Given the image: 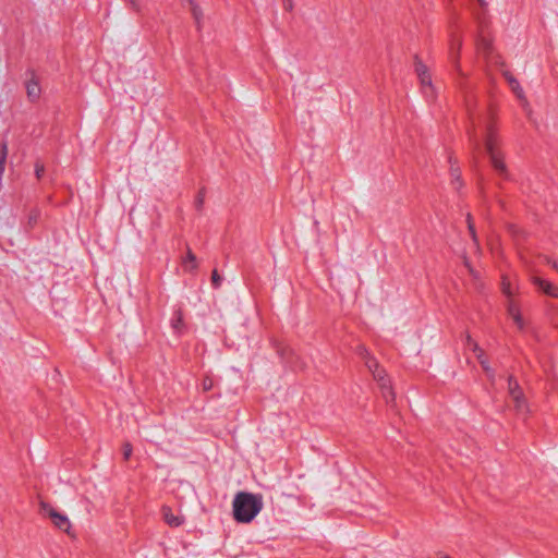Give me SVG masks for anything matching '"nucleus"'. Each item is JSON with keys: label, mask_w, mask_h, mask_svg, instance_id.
Instances as JSON below:
<instances>
[{"label": "nucleus", "mask_w": 558, "mask_h": 558, "mask_svg": "<svg viewBox=\"0 0 558 558\" xmlns=\"http://www.w3.org/2000/svg\"><path fill=\"white\" fill-rule=\"evenodd\" d=\"M263 508V498L247 492L235 494L232 501V515L239 523L252 522Z\"/></svg>", "instance_id": "obj_1"}, {"label": "nucleus", "mask_w": 558, "mask_h": 558, "mask_svg": "<svg viewBox=\"0 0 558 558\" xmlns=\"http://www.w3.org/2000/svg\"><path fill=\"white\" fill-rule=\"evenodd\" d=\"M361 356L364 365L371 373L373 379L379 385L381 389H391L390 378L386 369L377 362V360L369 354L366 349L361 350Z\"/></svg>", "instance_id": "obj_2"}, {"label": "nucleus", "mask_w": 558, "mask_h": 558, "mask_svg": "<svg viewBox=\"0 0 558 558\" xmlns=\"http://www.w3.org/2000/svg\"><path fill=\"white\" fill-rule=\"evenodd\" d=\"M508 391L510 396V400L513 403L514 410L520 415H527L530 413V405L525 398V395L520 387L519 383L513 379L509 378L508 380Z\"/></svg>", "instance_id": "obj_3"}, {"label": "nucleus", "mask_w": 558, "mask_h": 558, "mask_svg": "<svg viewBox=\"0 0 558 558\" xmlns=\"http://www.w3.org/2000/svg\"><path fill=\"white\" fill-rule=\"evenodd\" d=\"M25 92L29 101L36 102L41 96L40 80L35 74H31L25 81Z\"/></svg>", "instance_id": "obj_4"}, {"label": "nucleus", "mask_w": 558, "mask_h": 558, "mask_svg": "<svg viewBox=\"0 0 558 558\" xmlns=\"http://www.w3.org/2000/svg\"><path fill=\"white\" fill-rule=\"evenodd\" d=\"M161 515L165 523L170 527H179L184 523V515L170 507H162Z\"/></svg>", "instance_id": "obj_5"}, {"label": "nucleus", "mask_w": 558, "mask_h": 558, "mask_svg": "<svg viewBox=\"0 0 558 558\" xmlns=\"http://www.w3.org/2000/svg\"><path fill=\"white\" fill-rule=\"evenodd\" d=\"M464 342H465V347L476 355V357H477L478 362L481 363V365L483 366V368L485 371H488L489 369L488 360H487L484 351L480 348L477 341L475 339H473L470 335H465Z\"/></svg>", "instance_id": "obj_6"}, {"label": "nucleus", "mask_w": 558, "mask_h": 558, "mask_svg": "<svg viewBox=\"0 0 558 558\" xmlns=\"http://www.w3.org/2000/svg\"><path fill=\"white\" fill-rule=\"evenodd\" d=\"M49 520L54 527L64 533H70L72 523L65 513L57 510Z\"/></svg>", "instance_id": "obj_7"}, {"label": "nucleus", "mask_w": 558, "mask_h": 558, "mask_svg": "<svg viewBox=\"0 0 558 558\" xmlns=\"http://www.w3.org/2000/svg\"><path fill=\"white\" fill-rule=\"evenodd\" d=\"M508 315L517 328L522 329L524 327L525 320L523 314L520 307L513 301H510L508 304Z\"/></svg>", "instance_id": "obj_8"}, {"label": "nucleus", "mask_w": 558, "mask_h": 558, "mask_svg": "<svg viewBox=\"0 0 558 558\" xmlns=\"http://www.w3.org/2000/svg\"><path fill=\"white\" fill-rule=\"evenodd\" d=\"M534 283L547 295L558 299V286L550 283L542 278H534Z\"/></svg>", "instance_id": "obj_9"}, {"label": "nucleus", "mask_w": 558, "mask_h": 558, "mask_svg": "<svg viewBox=\"0 0 558 558\" xmlns=\"http://www.w3.org/2000/svg\"><path fill=\"white\" fill-rule=\"evenodd\" d=\"M181 264L185 271H194L197 268V258L190 248L182 256Z\"/></svg>", "instance_id": "obj_10"}, {"label": "nucleus", "mask_w": 558, "mask_h": 558, "mask_svg": "<svg viewBox=\"0 0 558 558\" xmlns=\"http://www.w3.org/2000/svg\"><path fill=\"white\" fill-rule=\"evenodd\" d=\"M415 71L423 84L429 85L432 83V76L429 74L427 66L424 63L417 61L415 63Z\"/></svg>", "instance_id": "obj_11"}, {"label": "nucleus", "mask_w": 558, "mask_h": 558, "mask_svg": "<svg viewBox=\"0 0 558 558\" xmlns=\"http://www.w3.org/2000/svg\"><path fill=\"white\" fill-rule=\"evenodd\" d=\"M38 507H39V513L47 519H50L52 517V514L58 510L50 504L43 501V500L39 501Z\"/></svg>", "instance_id": "obj_12"}, {"label": "nucleus", "mask_w": 558, "mask_h": 558, "mask_svg": "<svg viewBox=\"0 0 558 558\" xmlns=\"http://www.w3.org/2000/svg\"><path fill=\"white\" fill-rule=\"evenodd\" d=\"M505 76L511 87V89L513 90V93L519 97V98H523V89L522 87L520 86L519 82L510 74L508 73H505Z\"/></svg>", "instance_id": "obj_13"}, {"label": "nucleus", "mask_w": 558, "mask_h": 558, "mask_svg": "<svg viewBox=\"0 0 558 558\" xmlns=\"http://www.w3.org/2000/svg\"><path fill=\"white\" fill-rule=\"evenodd\" d=\"M495 145H496V141H495L493 137H490V136H489V137L486 140V144H485V146H486V150L488 151V154H489L490 156H493V155H497V153L495 151Z\"/></svg>", "instance_id": "obj_14"}, {"label": "nucleus", "mask_w": 558, "mask_h": 558, "mask_svg": "<svg viewBox=\"0 0 558 558\" xmlns=\"http://www.w3.org/2000/svg\"><path fill=\"white\" fill-rule=\"evenodd\" d=\"M490 158H492V162L496 169H498V170L505 169L504 161L501 160V158H499L498 154L490 156Z\"/></svg>", "instance_id": "obj_15"}, {"label": "nucleus", "mask_w": 558, "mask_h": 558, "mask_svg": "<svg viewBox=\"0 0 558 558\" xmlns=\"http://www.w3.org/2000/svg\"><path fill=\"white\" fill-rule=\"evenodd\" d=\"M5 156H7V148L3 147L2 148V156H1V159H0V169L3 168L4 161H5Z\"/></svg>", "instance_id": "obj_16"}, {"label": "nucleus", "mask_w": 558, "mask_h": 558, "mask_svg": "<svg viewBox=\"0 0 558 558\" xmlns=\"http://www.w3.org/2000/svg\"><path fill=\"white\" fill-rule=\"evenodd\" d=\"M211 386H213L211 380H208V379L204 380V383H203L204 390H209L211 388Z\"/></svg>", "instance_id": "obj_17"}, {"label": "nucleus", "mask_w": 558, "mask_h": 558, "mask_svg": "<svg viewBox=\"0 0 558 558\" xmlns=\"http://www.w3.org/2000/svg\"><path fill=\"white\" fill-rule=\"evenodd\" d=\"M436 558H453V557L450 556L449 554L445 553V551H438L436 554Z\"/></svg>", "instance_id": "obj_18"}, {"label": "nucleus", "mask_w": 558, "mask_h": 558, "mask_svg": "<svg viewBox=\"0 0 558 558\" xmlns=\"http://www.w3.org/2000/svg\"><path fill=\"white\" fill-rule=\"evenodd\" d=\"M461 40L460 39H454L453 43H452V48H457L458 50L461 48Z\"/></svg>", "instance_id": "obj_19"}, {"label": "nucleus", "mask_w": 558, "mask_h": 558, "mask_svg": "<svg viewBox=\"0 0 558 558\" xmlns=\"http://www.w3.org/2000/svg\"><path fill=\"white\" fill-rule=\"evenodd\" d=\"M43 172H44V168H43L41 166H40V167H37V169H36V175H37V178H40V177H41V174H43Z\"/></svg>", "instance_id": "obj_20"}, {"label": "nucleus", "mask_w": 558, "mask_h": 558, "mask_svg": "<svg viewBox=\"0 0 558 558\" xmlns=\"http://www.w3.org/2000/svg\"><path fill=\"white\" fill-rule=\"evenodd\" d=\"M504 291H505L506 293H508V294H510V293H511V291H510L509 287H506V286L504 287Z\"/></svg>", "instance_id": "obj_21"}, {"label": "nucleus", "mask_w": 558, "mask_h": 558, "mask_svg": "<svg viewBox=\"0 0 558 558\" xmlns=\"http://www.w3.org/2000/svg\"><path fill=\"white\" fill-rule=\"evenodd\" d=\"M181 323V316L178 318L177 325H180Z\"/></svg>", "instance_id": "obj_22"}, {"label": "nucleus", "mask_w": 558, "mask_h": 558, "mask_svg": "<svg viewBox=\"0 0 558 558\" xmlns=\"http://www.w3.org/2000/svg\"><path fill=\"white\" fill-rule=\"evenodd\" d=\"M181 323V316L178 318L177 325H180Z\"/></svg>", "instance_id": "obj_23"}]
</instances>
